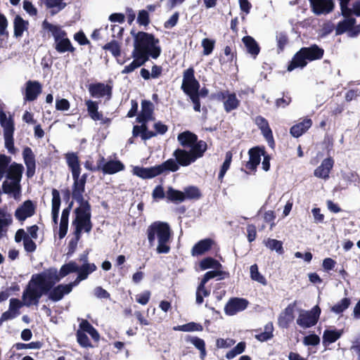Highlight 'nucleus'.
<instances>
[{"label":"nucleus","mask_w":360,"mask_h":360,"mask_svg":"<svg viewBox=\"0 0 360 360\" xmlns=\"http://www.w3.org/2000/svg\"><path fill=\"white\" fill-rule=\"evenodd\" d=\"M78 266L75 262L63 264L60 271H58L55 267H51L41 273L33 274L30 281L25 297H28V304L37 303L44 294H46L56 283H58L61 278L68 274L77 272Z\"/></svg>","instance_id":"nucleus-1"},{"label":"nucleus","mask_w":360,"mask_h":360,"mask_svg":"<svg viewBox=\"0 0 360 360\" xmlns=\"http://www.w3.org/2000/svg\"><path fill=\"white\" fill-rule=\"evenodd\" d=\"M65 159L69 169L71 171L73 184L72 186V197L79 204L75 210L80 212L91 213V207L88 200H84V193L87 181V174H81L82 167L77 153L69 152L65 154Z\"/></svg>","instance_id":"nucleus-2"},{"label":"nucleus","mask_w":360,"mask_h":360,"mask_svg":"<svg viewBox=\"0 0 360 360\" xmlns=\"http://www.w3.org/2000/svg\"><path fill=\"white\" fill-rule=\"evenodd\" d=\"M147 238L150 246L158 240L156 252L158 254H167L170 252V240L172 236L171 228L168 223L155 221L149 225L146 230Z\"/></svg>","instance_id":"nucleus-3"},{"label":"nucleus","mask_w":360,"mask_h":360,"mask_svg":"<svg viewBox=\"0 0 360 360\" xmlns=\"http://www.w3.org/2000/svg\"><path fill=\"white\" fill-rule=\"evenodd\" d=\"M74 212L75 217L72 223L74 227L73 237L68 243L67 252L68 257L72 256L75 252L82 232L89 233L93 227L91 220V213L80 212L78 210H75Z\"/></svg>","instance_id":"nucleus-4"},{"label":"nucleus","mask_w":360,"mask_h":360,"mask_svg":"<svg viewBox=\"0 0 360 360\" xmlns=\"http://www.w3.org/2000/svg\"><path fill=\"white\" fill-rule=\"evenodd\" d=\"M159 43V39L155 38L154 34L140 31L134 35V49L146 53L152 58L156 59L161 53Z\"/></svg>","instance_id":"nucleus-5"},{"label":"nucleus","mask_w":360,"mask_h":360,"mask_svg":"<svg viewBox=\"0 0 360 360\" xmlns=\"http://www.w3.org/2000/svg\"><path fill=\"white\" fill-rule=\"evenodd\" d=\"M42 27L50 31L54 39V48L58 53L70 52L74 53L75 48L72 45L67 32L62 30L59 25H55L46 20L42 22Z\"/></svg>","instance_id":"nucleus-6"},{"label":"nucleus","mask_w":360,"mask_h":360,"mask_svg":"<svg viewBox=\"0 0 360 360\" xmlns=\"http://www.w3.org/2000/svg\"><path fill=\"white\" fill-rule=\"evenodd\" d=\"M11 162V158L0 153V181L6 176L7 179L17 182L21 181L24 167L22 164Z\"/></svg>","instance_id":"nucleus-7"},{"label":"nucleus","mask_w":360,"mask_h":360,"mask_svg":"<svg viewBox=\"0 0 360 360\" xmlns=\"http://www.w3.org/2000/svg\"><path fill=\"white\" fill-rule=\"evenodd\" d=\"M201 146L202 144L196 146L189 150L184 148H177L173 152L172 155L174 157L179 166L187 167L198 159L203 157L205 153H202Z\"/></svg>","instance_id":"nucleus-8"},{"label":"nucleus","mask_w":360,"mask_h":360,"mask_svg":"<svg viewBox=\"0 0 360 360\" xmlns=\"http://www.w3.org/2000/svg\"><path fill=\"white\" fill-rule=\"evenodd\" d=\"M155 131L148 130L147 124L134 125L132 130L134 137L141 136L143 141L148 140L158 134L163 135L168 131V126L158 121L153 125Z\"/></svg>","instance_id":"nucleus-9"},{"label":"nucleus","mask_w":360,"mask_h":360,"mask_svg":"<svg viewBox=\"0 0 360 360\" xmlns=\"http://www.w3.org/2000/svg\"><path fill=\"white\" fill-rule=\"evenodd\" d=\"M321 312V308L316 305L309 311H303L300 313L296 323L303 328H311L319 321Z\"/></svg>","instance_id":"nucleus-10"},{"label":"nucleus","mask_w":360,"mask_h":360,"mask_svg":"<svg viewBox=\"0 0 360 360\" xmlns=\"http://www.w3.org/2000/svg\"><path fill=\"white\" fill-rule=\"evenodd\" d=\"M177 140L184 148L192 149L196 146L202 144V153H205L207 150V143L205 141L198 140V136L190 131L179 133L177 136Z\"/></svg>","instance_id":"nucleus-11"},{"label":"nucleus","mask_w":360,"mask_h":360,"mask_svg":"<svg viewBox=\"0 0 360 360\" xmlns=\"http://www.w3.org/2000/svg\"><path fill=\"white\" fill-rule=\"evenodd\" d=\"M214 98L223 101L224 108L226 112H230L240 106V102L234 92L231 93L228 90L219 91L214 94Z\"/></svg>","instance_id":"nucleus-12"},{"label":"nucleus","mask_w":360,"mask_h":360,"mask_svg":"<svg viewBox=\"0 0 360 360\" xmlns=\"http://www.w3.org/2000/svg\"><path fill=\"white\" fill-rule=\"evenodd\" d=\"M264 146H255L249 149L248 155L249 160L245 162V169L249 172H245L250 174V172L255 173L258 165L261 162V156L264 155Z\"/></svg>","instance_id":"nucleus-13"},{"label":"nucleus","mask_w":360,"mask_h":360,"mask_svg":"<svg viewBox=\"0 0 360 360\" xmlns=\"http://www.w3.org/2000/svg\"><path fill=\"white\" fill-rule=\"evenodd\" d=\"M249 305V301L242 297H231L224 307V312L228 316H233L244 311Z\"/></svg>","instance_id":"nucleus-14"},{"label":"nucleus","mask_w":360,"mask_h":360,"mask_svg":"<svg viewBox=\"0 0 360 360\" xmlns=\"http://www.w3.org/2000/svg\"><path fill=\"white\" fill-rule=\"evenodd\" d=\"M297 302L289 304L278 315L277 324L280 328L287 329L295 319V309Z\"/></svg>","instance_id":"nucleus-15"},{"label":"nucleus","mask_w":360,"mask_h":360,"mask_svg":"<svg viewBox=\"0 0 360 360\" xmlns=\"http://www.w3.org/2000/svg\"><path fill=\"white\" fill-rule=\"evenodd\" d=\"M199 84L200 82L195 77V70L193 67H190L184 71L181 89L184 94L197 90Z\"/></svg>","instance_id":"nucleus-16"},{"label":"nucleus","mask_w":360,"mask_h":360,"mask_svg":"<svg viewBox=\"0 0 360 360\" xmlns=\"http://www.w3.org/2000/svg\"><path fill=\"white\" fill-rule=\"evenodd\" d=\"M36 205L31 200L24 201L15 211V217L19 221H24L36 212Z\"/></svg>","instance_id":"nucleus-17"},{"label":"nucleus","mask_w":360,"mask_h":360,"mask_svg":"<svg viewBox=\"0 0 360 360\" xmlns=\"http://www.w3.org/2000/svg\"><path fill=\"white\" fill-rule=\"evenodd\" d=\"M100 171L104 174H114L125 169L124 165L118 160H111L105 162L103 156L100 155Z\"/></svg>","instance_id":"nucleus-18"},{"label":"nucleus","mask_w":360,"mask_h":360,"mask_svg":"<svg viewBox=\"0 0 360 360\" xmlns=\"http://www.w3.org/2000/svg\"><path fill=\"white\" fill-rule=\"evenodd\" d=\"M255 123L260 129L262 134L268 142L270 147L274 148L275 141L273 132L270 128L268 120L261 115H258L255 118Z\"/></svg>","instance_id":"nucleus-19"},{"label":"nucleus","mask_w":360,"mask_h":360,"mask_svg":"<svg viewBox=\"0 0 360 360\" xmlns=\"http://www.w3.org/2000/svg\"><path fill=\"white\" fill-rule=\"evenodd\" d=\"M154 105L148 100L141 101V110L136 117V122L141 123V125L147 124L150 120H154L153 117Z\"/></svg>","instance_id":"nucleus-20"},{"label":"nucleus","mask_w":360,"mask_h":360,"mask_svg":"<svg viewBox=\"0 0 360 360\" xmlns=\"http://www.w3.org/2000/svg\"><path fill=\"white\" fill-rule=\"evenodd\" d=\"M88 90L91 97L102 98L107 96L108 98H110L112 87L109 84L96 82L90 84L89 85Z\"/></svg>","instance_id":"nucleus-21"},{"label":"nucleus","mask_w":360,"mask_h":360,"mask_svg":"<svg viewBox=\"0 0 360 360\" xmlns=\"http://www.w3.org/2000/svg\"><path fill=\"white\" fill-rule=\"evenodd\" d=\"M42 86L38 81L29 80L25 83L24 100L25 101H33L41 93Z\"/></svg>","instance_id":"nucleus-22"},{"label":"nucleus","mask_w":360,"mask_h":360,"mask_svg":"<svg viewBox=\"0 0 360 360\" xmlns=\"http://www.w3.org/2000/svg\"><path fill=\"white\" fill-rule=\"evenodd\" d=\"M22 158L27 167L26 175L28 178H31L34 175L36 169L35 156L31 148L28 146L24 148Z\"/></svg>","instance_id":"nucleus-23"},{"label":"nucleus","mask_w":360,"mask_h":360,"mask_svg":"<svg viewBox=\"0 0 360 360\" xmlns=\"http://www.w3.org/2000/svg\"><path fill=\"white\" fill-rule=\"evenodd\" d=\"M335 161L332 157L325 158L321 163V165L314 170V176L323 179H328L329 174L333 168Z\"/></svg>","instance_id":"nucleus-24"},{"label":"nucleus","mask_w":360,"mask_h":360,"mask_svg":"<svg viewBox=\"0 0 360 360\" xmlns=\"http://www.w3.org/2000/svg\"><path fill=\"white\" fill-rule=\"evenodd\" d=\"M313 12L316 15L329 13L334 8L332 0H309Z\"/></svg>","instance_id":"nucleus-25"},{"label":"nucleus","mask_w":360,"mask_h":360,"mask_svg":"<svg viewBox=\"0 0 360 360\" xmlns=\"http://www.w3.org/2000/svg\"><path fill=\"white\" fill-rule=\"evenodd\" d=\"M3 128L5 147L10 153L14 154L15 153L13 139V133L15 130L14 123H11V122H6L5 126L3 124Z\"/></svg>","instance_id":"nucleus-26"},{"label":"nucleus","mask_w":360,"mask_h":360,"mask_svg":"<svg viewBox=\"0 0 360 360\" xmlns=\"http://www.w3.org/2000/svg\"><path fill=\"white\" fill-rule=\"evenodd\" d=\"M70 286L65 285V284H58L53 286L46 295L48 298L52 302H57L61 300L65 295L70 293Z\"/></svg>","instance_id":"nucleus-27"},{"label":"nucleus","mask_w":360,"mask_h":360,"mask_svg":"<svg viewBox=\"0 0 360 360\" xmlns=\"http://www.w3.org/2000/svg\"><path fill=\"white\" fill-rule=\"evenodd\" d=\"M30 285V281L28 282V284L27 285L26 288L23 290L22 295V302H21L20 300L17 298H11L10 300V304H9V311H11L13 314H15L17 316L20 314V309L24 305L27 307L32 306V305H38L39 302L37 303H31L28 304L29 298L28 297H25L24 294L25 293V291L27 290L28 286Z\"/></svg>","instance_id":"nucleus-28"},{"label":"nucleus","mask_w":360,"mask_h":360,"mask_svg":"<svg viewBox=\"0 0 360 360\" xmlns=\"http://www.w3.org/2000/svg\"><path fill=\"white\" fill-rule=\"evenodd\" d=\"M301 50L307 60L309 61L320 60L323 58L324 54L323 49L316 44H312L309 47H302Z\"/></svg>","instance_id":"nucleus-29"},{"label":"nucleus","mask_w":360,"mask_h":360,"mask_svg":"<svg viewBox=\"0 0 360 360\" xmlns=\"http://www.w3.org/2000/svg\"><path fill=\"white\" fill-rule=\"evenodd\" d=\"M312 125V120L310 118L304 117L302 121L292 126L290 129V134L295 138H298L304 134Z\"/></svg>","instance_id":"nucleus-30"},{"label":"nucleus","mask_w":360,"mask_h":360,"mask_svg":"<svg viewBox=\"0 0 360 360\" xmlns=\"http://www.w3.org/2000/svg\"><path fill=\"white\" fill-rule=\"evenodd\" d=\"M214 244V240L211 238H205L199 240L191 249L192 256H200L210 251Z\"/></svg>","instance_id":"nucleus-31"},{"label":"nucleus","mask_w":360,"mask_h":360,"mask_svg":"<svg viewBox=\"0 0 360 360\" xmlns=\"http://www.w3.org/2000/svg\"><path fill=\"white\" fill-rule=\"evenodd\" d=\"M89 117L94 121H103V123L110 122L109 118L103 120V114L98 112V103L91 100L85 101Z\"/></svg>","instance_id":"nucleus-32"},{"label":"nucleus","mask_w":360,"mask_h":360,"mask_svg":"<svg viewBox=\"0 0 360 360\" xmlns=\"http://www.w3.org/2000/svg\"><path fill=\"white\" fill-rule=\"evenodd\" d=\"M1 187L4 193L13 195L15 199L20 198L21 194V185L20 182L5 180Z\"/></svg>","instance_id":"nucleus-33"},{"label":"nucleus","mask_w":360,"mask_h":360,"mask_svg":"<svg viewBox=\"0 0 360 360\" xmlns=\"http://www.w3.org/2000/svg\"><path fill=\"white\" fill-rule=\"evenodd\" d=\"M73 202H71L69 206L65 208L61 214V219L59 226L58 236L60 239L65 238L68 230V221L70 210L72 208Z\"/></svg>","instance_id":"nucleus-34"},{"label":"nucleus","mask_w":360,"mask_h":360,"mask_svg":"<svg viewBox=\"0 0 360 360\" xmlns=\"http://www.w3.org/2000/svg\"><path fill=\"white\" fill-rule=\"evenodd\" d=\"M242 41L246 48L247 52L251 55L253 58H256L260 52V46L256 40L251 36H245Z\"/></svg>","instance_id":"nucleus-35"},{"label":"nucleus","mask_w":360,"mask_h":360,"mask_svg":"<svg viewBox=\"0 0 360 360\" xmlns=\"http://www.w3.org/2000/svg\"><path fill=\"white\" fill-rule=\"evenodd\" d=\"M29 22L24 20L20 15H16L13 19V36L20 38L25 31L27 30Z\"/></svg>","instance_id":"nucleus-36"},{"label":"nucleus","mask_w":360,"mask_h":360,"mask_svg":"<svg viewBox=\"0 0 360 360\" xmlns=\"http://www.w3.org/2000/svg\"><path fill=\"white\" fill-rule=\"evenodd\" d=\"M51 193H52V200H51L52 219H53V222L55 224H57L58 220L60 206V202H61L60 196L59 191L56 188H53Z\"/></svg>","instance_id":"nucleus-37"},{"label":"nucleus","mask_w":360,"mask_h":360,"mask_svg":"<svg viewBox=\"0 0 360 360\" xmlns=\"http://www.w3.org/2000/svg\"><path fill=\"white\" fill-rule=\"evenodd\" d=\"M307 65V60L303 55L301 49L293 56L291 61L288 66V71L291 72L295 68H303Z\"/></svg>","instance_id":"nucleus-38"},{"label":"nucleus","mask_w":360,"mask_h":360,"mask_svg":"<svg viewBox=\"0 0 360 360\" xmlns=\"http://www.w3.org/2000/svg\"><path fill=\"white\" fill-rule=\"evenodd\" d=\"M179 166L176 161L172 158L168 159L160 165H155L157 175H160L166 172H176L179 170Z\"/></svg>","instance_id":"nucleus-39"},{"label":"nucleus","mask_w":360,"mask_h":360,"mask_svg":"<svg viewBox=\"0 0 360 360\" xmlns=\"http://www.w3.org/2000/svg\"><path fill=\"white\" fill-rule=\"evenodd\" d=\"M77 330L89 333L95 342H98L100 340V335L97 330L86 319H82Z\"/></svg>","instance_id":"nucleus-40"},{"label":"nucleus","mask_w":360,"mask_h":360,"mask_svg":"<svg viewBox=\"0 0 360 360\" xmlns=\"http://www.w3.org/2000/svg\"><path fill=\"white\" fill-rule=\"evenodd\" d=\"M134 174L143 179H153L158 176L155 166L150 167H135Z\"/></svg>","instance_id":"nucleus-41"},{"label":"nucleus","mask_w":360,"mask_h":360,"mask_svg":"<svg viewBox=\"0 0 360 360\" xmlns=\"http://www.w3.org/2000/svg\"><path fill=\"white\" fill-rule=\"evenodd\" d=\"M342 333V330H325L322 337L323 344L327 345L336 342L340 338Z\"/></svg>","instance_id":"nucleus-42"},{"label":"nucleus","mask_w":360,"mask_h":360,"mask_svg":"<svg viewBox=\"0 0 360 360\" xmlns=\"http://www.w3.org/2000/svg\"><path fill=\"white\" fill-rule=\"evenodd\" d=\"M166 198L168 201L175 204L181 203L185 200L183 191L174 189L173 187H168L166 191Z\"/></svg>","instance_id":"nucleus-43"},{"label":"nucleus","mask_w":360,"mask_h":360,"mask_svg":"<svg viewBox=\"0 0 360 360\" xmlns=\"http://www.w3.org/2000/svg\"><path fill=\"white\" fill-rule=\"evenodd\" d=\"M186 341L193 344L196 349L200 351V355L201 359H204L207 354L205 342L204 340L197 337L187 335L186 337Z\"/></svg>","instance_id":"nucleus-44"},{"label":"nucleus","mask_w":360,"mask_h":360,"mask_svg":"<svg viewBox=\"0 0 360 360\" xmlns=\"http://www.w3.org/2000/svg\"><path fill=\"white\" fill-rule=\"evenodd\" d=\"M356 24V19L354 18L345 19L340 21L335 28L336 34H342L347 31L352 30L354 25Z\"/></svg>","instance_id":"nucleus-45"},{"label":"nucleus","mask_w":360,"mask_h":360,"mask_svg":"<svg viewBox=\"0 0 360 360\" xmlns=\"http://www.w3.org/2000/svg\"><path fill=\"white\" fill-rule=\"evenodd\" d=\"M274 325L269 322L264 326V331L259 332L255 335V339L260 342H266L274 337Z\"/></svg>","instance_id":"nucleus-46"},{"label":"nucleus","mask_w":360,"mask_h":360,"mask_svg":"<svg viewBox=\"0 0 360 360\" xmlns=\"http://www.w3.org/2000/svg\"><path fill=\"white\" fill-rule=\"evenodd\" d=\"M102 49L110 51L115 58H118L121 56V44L115 39L105 44L102 46Z\"/></svg>","instance_id":"nucleus-47"},{"label":"nucleus","mask_w":360,"mask_h":360,"mask_svg":"<svg viewBox=\"0 0 360 360\" xmlns=\"http://www.w3.org/2000/svg\"><path fill=\"white\" fill-rule=\"evenodd\" d=\"M97 267L94 263H85L83 264L81 266H78V272L79 278V279H86L88 276L92 272L96 270Z\"/></svg>","instance_id":"nucleus-48"},{"label":"nucleus","mask_w":360,"mask_h":360,"mask_svg":"<svg viewBox=\"0 0 360 360\" xmlns=\"http://www.w3.org/2000/svg\"><path fill=\"white\" fill-rule=\"evenodd\" d=\"M184 198L186 200H199L202 197L200 189L195 186H189L184 188Z\"/></svg>","instance_id":"nucleus-49"},{"label":"nucleus","mask_w":360,"mask_h":360,"mask_svg":"<svg viewBox=\"0 0 360 360\" xmlns=\"http://www.w3.org/2000/svg\"><path fill=\"white\" fill-rule=\"evenodd\" d=\"M200 266L201 269L206 270L208 269H219L222 266L218 260L207 257L200 261Z\"/></svg>","instance_id":"nucleus-50"},{"label":"nucleus","mask_w":360,"mask_h":360,"mask_svg":"<svg viewBox=\"0 0 360 360\" xmlns=\"http://www.w3.org/2000/svg\"><path fill=\"white\" fill-rule=\"evenodd\" d=\"M351 304V299L344 297L337 304L330 307V311L336 314H340L345 311Z\"/></svg>","instance_id":"nucleus-51"},{"label":"nucleus","mask_w":360,"mask_h":360,"mask_svg":"<svg viewBox=\"0 0 360 360\" xmlns=\"http://www.w3.org/2000/svg\"><path fill=\"white\" fill-rule=\"evenodd\" d=\"M224 55L226 58L222 57L219 58V63L221 65H224L228 63H232L234 60L236 61V51H233V49L231 46H226L224 48Z\"/></svg>","instance_id":"nucleus-52"},{"label":"nucleus","mask_w":360,"mask_h":360,"mask_svg":"<svg viewBox=\"0 0 360 360\" xmlns=\"http://www.w3.org/2000/svg\"><path fill=\"white\" fill-rule=\"evenodd\" d=\"M232 157L233 154L231 151H228L226 153L225 160L223 162L218 174V179L220 182L223 181L224 175L226 174V172L228 171L231 166Z\"/></svg>","instance_id":"nucleus-53"},{"label":"nucleus","mask_w":360,"mask_h":360,"mask_svg":"<svg viewBox=\"0 0 360 360\" xmlns=\"http://www.w3.org/2000/svg\"><path fill=\"white\" fill-rule=\"evenodd\" d=\"M205 283L200 282L195 292L196 303L201 304L204 301V297H208L210 295V290L206 288Z\"/></svg>","instance_id":"nucleus-54"},{"label":"nucleus","mask_w":360,"mask_h":360,"mask_svg":"<svg viewBox=\"0 0 360 360\" xmlns=\"http://www.w3.org/2000/svg\"><path fill=\"white\" fill-rule=\"evenodd\" d=\"M174 330L184 332L202 331L203 326L200 323L189 322L184 325L177 326L174 328Z\"/></svg>","instance_id":"nucleus-55"},{"label":"nucleus","mask_w":360,"mask_h":360,"mask_svg":"<svg viewBox=\"0 0 360 360\" xmlns=\"http://www.w3.org/2000/svg\"><path fill=\"white\" fill-rule=\"evenodd\" d=\"M277 43V52L280 53L283 51L285 46L289 42V38L286 32H280L276 33V36Z\"/></svg>","instance_id":"nucleus-56"},{"label":"nucleus","mask_w":360,"mask_h":360,"mask_svg":"<svg viewBox=\"0 0 360 360\" xmlns=\"http://www.w3.org/2000/svg\"><path fill=\"white\" fill-rule=\"evenodd\" d=\"M218 276H221L222 277L220 278V279H221L224 278H229L230 274L227 271H219L218 269L214 271H209L204 274L200 282L207 283L210 279L214 278Z\"/></svg>","instance_id":"nucleus-57"},{"label":"nucleus","mask_w":360,"mask_h":360,"mask_svg":"<svg viewBox=\"0 0 360 360\" xmlns=\"http://www.w3.org/2000/svg\"><path fill=\"white\" fill-rule=\"evenodd\" d=\"M131 56L134 58V60L136 62L139 68L143 65L149 60L150 57H151L150 55H148L146 53L134 49L131 53Z\"/></svg>","instance_id":"nucleus-58"},{"label":"nucleus","mask_w":360,"mask_h":360,"mask_svg":"<svg viewBox=\"0 0 360 360\" xmlns=\"http://www.w3.org/2000/svg\"><path fill=\"white\" fill-rule=\"evenodd\" d=\"M76 338L78 344L84 348H92L94 347L89 338L86 335V333H83L82 330H77Z\"/></svg>","instance_id":"nucleus-59"},{"label":"nucleus","mask_w":360,"mask_h":360,"mask_svg":"<svg viewBox=\"0 0 360 360\" xmlns=\"http://www.w3.org/2000/svg\"><path fill=\"white\" fill-rule=\"evenodd\" d=\"M265 245L271 250H276V252L280 255H282L284 252L283 243L281 240L269 238L266 241Z\"/></svg>","instance_id":"nucleus-60"},{"label":"nucleus","mask_w":360,"mask_h":360,"mask_svg":"<svg viewBox=\"0 0 360 360\" xmlns=\"http://www.w3.org/2000/svg\"><path fill=\"white\" fill-rule=\"evenodd\" d=\"M250 277L253 281H256L262 284H266L265 278L259 273L258 266L256 264L250 266Z\"/></svg>","instance_id":"nucleus-61"},{"label":"nucleus","mask_w":360,"mask_h":360,"mask_svg":"<svg viewBox=\"0 0 360 360\" xmlns=\"http://www.w3.org/2000/svg\"><path fill=\"white\" fill-rule=\"evenodd\" d=\"M197 90L192 91L190 92H186L185 94H186L190 99L191 100L193 104V110L195 112H200V97L198 96Z\"/></svg>","instance_id":"nucleus-62"},{"label":"nucleus","mask_w":360,"mask_h":360,"mask_svg":"<svg viewBox=\"0 0 360 360\" xmlns=\"http://www.w3.org/2000/svg\"><path fill=\"white\" fill-rule=\"evenodd\" d=\"M292 102V98L289 96L288 92L283 93V97L277 98L275 101L276 108H285Z\"/></svg>","instance_id":"nucleus-63"},{"label":"nucleus","mask_w":360,"mask_h":360,"mask_svg":"<svg viewBox=\"0 0 360 360\" xmlns=\"http://www.w3.org/2000/svg\"><path fill=\"white\" fill-rule=\"evenodd\" d=\"M215 41L207 38L203 39L202 41V46L203 47V54L210 55L214 48Z\"/></svg>","instance_id":"nucleus-64"}]
</instances>
